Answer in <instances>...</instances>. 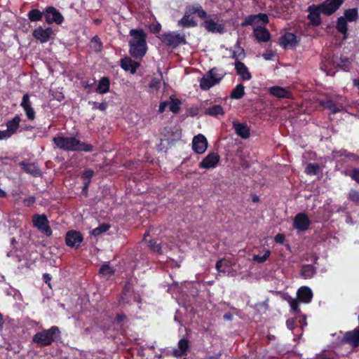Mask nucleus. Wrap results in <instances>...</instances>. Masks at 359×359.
<instances>
[{
    "label": "nucleus",
    "instance_id": "nucleus-6",
    "mask_svg": "<svg viewBox=\"0 0 359 359\" xmlns=\"http://www.w3.org/2000/svg\"><path fill=\"white\" fill-rule=\"evenodd\" d=\"M46 22L48 24L55 23L60 25L64 21V17L61 13L53 6H48L44 11Z\"/></svg>",
    "mask_w": 359,
    "mask_h": 359
},
{
    "label": "nucleus",
    "instance_id": "nucleus-48",
    "mask_svg": "<svg viewBox=\"0 0 359 359\" xmlns=\"http://www.w3.org/2000/svg\"><path fill=\"white\" fill-rule=\"evenodd\" d=\"M161 86V79L153 78L149 84V87L153 91H158Z\"/></svg>",
    "mask_w": 359,
    "mask_h": 359
},
{
    "label": "nucleus",
    "instance_id": "nucleus-43",
    "mask_svg": "<svg viewBox=\"0 0 359 359\" xmlns=\"http://www.w3.org/2000/svg\"><path fill=\"white\" fill-rule=\"evenodd\" d=\"M99 273L102 276H110L114 274V270L109 264H104L100 268Z\"/></svg>",
    "mask_w": 359,
    "mask_h": 359
},
{
    "label": "nucleus",
    "instance_id": "nucleus-42",
    "mask_svg": "<svg viewBox=\"0 0 359 359\" xmlns=\"http://www.w3.org/2000/svg\"><path fill=\"white\" fill-rule=\"evenodd\" d=\"M181 101L179 99H171L170 110L174 114H178L180 111Z\"/></svg>",
    "mask_w": 359,
    "mask_h": 359
},
{
    "label": "nucleus",
    "instance_id": "nucleus-50",
    "mask_svg": "<svg viewBox=\"0 0 359 359\" xmlns=\"http://www.w3.org/2000/svg\"><path fill=\"white\" fill-rule=\"evenodd\" d=\"M149 248L154 252H161V244L154 239H151L149 241Z\"/></svg>",
    "mask_w": 359,
    "mask_h": 359
},
{
    "label": "nucleus",
    "instance_id": "nucleus-37",
    "mask_svg": "<svg viewBox=\"0 0 359 359\" xmlns=\"http://www.w3.org/2000/svg\"><path fill=\"white\" fill-rule=\"evenodd\" d=\"M90 47L94 51L98 53L102 50L103 44L98 36H94L90 40Z\"/></svg>",
    "mask_w": 359,
    "mask_h": 359
},
{
    "label": "nucleus",
    "instance_id": "nucleus-18",
    "mask_svg": "<svg viewBox=\"0 0 359 359\" xmlns=\"http://www.w3.org/2000/svg\"><path fill=\"white\" fill-rule=\"evenodd\" d=\"M178 348L173 351V355L176 358H181L187 355L189 350V341L188 339L183 338L178 341Z\"/></svg>",
    "mask_w": 359,
    "mask_h": 359
},
{
    "label": "nucleus",
    "instance_id": "nucleus-2",
    "mask_svg": "<svg viewBox=\"0 0 359 359\" xmlns=\"http://www.w3.org/2000/svg\"><path fill=\"white\" fill-rule=\"evenodd\" d=\"M130 36L131 39L128 41L129 53L136 59L143 57L147 51L146 33L142 29H132Z\"/></svg>",
    "mask_w": 359,
    "mask_h": 359
},
{
    "label": "nucleus",
    "instance_id": "nucleus-28",
    "mask_svg": "<svg viewBox=\"0 0 359 359\" xmlns=\"http://www.w3.org/2000/svg\"><path fill=\"white\" fill-rule=\"evenodd\" d=\"M335 27L338 32L343 34L344 39L348 38V24L345 18H338Z\"/></svg>",
    "mask_w": 359,
    "mask_h": 359
},
{
    "label": "nucleus",
    "instance_id": "nucleus-1",
    "mask_svg": "<svg viewBox=\"0 0 359 359\" xmlns=\"http://www.w3.org/2000/svg\"><path fill=\"white\" fill-rule=\"evenodd\" d=\"M55 147L66 151L92 152L94 147L91 144L80 141L75 137L57 136L53 138Z\"/></svg>",
    "mask_w": 359,
    "mask_h": 359
},
{
    "label": "nucleus",
    "instance_id": "nucleus-61",
    "mask_svg": "<svg viewBox=\"0 0 359 359\" xmlns=\"http://www.w3.org/2000/svg\"><path fill=\"white\" fill-rule=\"evenodd\" d=\"M285 240V236L283 233H278L274 237V241L276 243L283 244Z\"/></svg>",
    "mask_w": 359,
    "mask_h": 359
},
{
    "label": "nucleus",
    "instance_id": "nucleus-38",
    "mask_svg": "<svg viewBox=\"0 0 359 359\" xmlns=\"http://www.w3.org/2000/svg\"><path fill=\"white\" fill-rule=\"evenodd\" d=\"M110 229V225L106 223H102L99 225V226L93 229L91 231V234L94 236H98L101 235L102 233L107 231Z\"/></svg>",
    "mask_w": 359,
    "mask_h": 359
},
{
    "label": "nucleus",
    "instance_id": "nucleus-15",
    "mask_svg": "<svg viewBox=\"0 0 359 359\" xmlns=\"http://www.w3.org/2000/svg\"><path fill=\"white\" fill-rule=\"evenodd\" d=\"M202 26L211 33L223 34L225 32V27L223 24L215 22L212 19H207L203 23Z\"/></svg>",
    "mask_w": 359,
    "mask_h": 359
},
{
    "label": "nucleus",
    "instance_id": "nucleus-13",
    "mask_svg": "<svg viewBox=\"0 0 359 359\" xmlns=\"http://www.w3.org/2000/svg\"><path fill=\"white\" fill-rule=\"evenodd\" d=\"M208 147V141L206 137L202 135L198 134L193 138L192 148L193 150L199 154H203Z\"/></svg>",
    "mask_w": 359,
    "mask_h": 359
},
{
    "label": "nucleus",
    "instance_id": "nucleus-9",
    "mask_svg": "<svg viewBox=\"0 0 359 359\" xmlns=\"http://www.w3.org/2000/svg\"><path fill=\"white\" fill-rule=\"evenodd\" d=\"M83 241L82 234L77 231L71 230L67 232L65 236V243L71 248H79Z\"/></svg>",
    "mask_w": 359,
    "mask_h": 359
},
{
    "label": "nucleus",
    "instance_id": "nucleus-14",
    "mask_svg": "<svg viewBox=\"0 0 359 359\" xmlns=\"http://www.w3.org/2000/svg\"><path fill=\"white\" fill-rule=\"evenodd\" d=\"M341 341L345 344H351L353 348L359 346V327L353 330L346 332Z\"/></svg>",
    "mask_w": 359,
    "mask_h": 359
},
{
    "label": "nucleus",
    "instance_id": "nucleus-58",
    "mask_svg": "<svg viewBox=\"0 0 359 359\" xmlns=\"http://www.w3.org/2000/svg\"><path fill=\"white\" fill-rule=\"evenodd\" d=\"M31 105L32 104H31V102L29 100V94L26 93L22 96L20 106L22 107H25L31 106Z\"/></svg>",
    "mask_w": 359,
    "mask_h": 359
},
{
    "label": "nucleus",
    "instance_id": "nucleus-32",
    "mask_svg": "<svg viewBox=\"0 0 359 359\" xmlns=\"http://www.w3.org/2000/svg\"><path fill=\"white\" fill-rule=\"evenodd\" d=\"M110 81L108 77H102L100 81L96 88V92L99 94H105L109 90Z\"/></svg>",
    "mask_w": 359,
    "mask_h": 359
},
{
    "label": "nucleus",
    "instance_id": "nucleus-31",
    "mask_svg": "<svg viewBox=\"0 0 359 359\" xmlns=\"http://www.w3.org/2000/svg\"><path fill=\"white\" fill-rule=\"evenodd\" d=\"M204 114L208 116L216 117L219 115H224L225 111L220 104H215L205 109Z\"/></svg>",
    "mask_w": 359,
    "mask_h": 359
},
{
    "label": "nucleus",
    "instance_id": "nucleus-8",
    "mask_svg": "<svg viewBox=\"0 0 359 359\" xmlns=\"http://www.w3.org/2000/svg\"><path fill=\"white\" fill-rule=\"evenodd\" d=\"M307 11L309 13L307 18L309 19L311 25L314 27L319 26L322 22L320 13H323L320 4L318 6H316L314 4L309 6L307 8Z\"/></svg>",
    "mask_w": 359,
    "mask_h": 359
},
{
    "label": "nucleus",
    "instance_id": "nucleus-17",
    "mask_svg": "<svg viewBox=\"0 0 359 359\" xmlns=\"http://www.w3.org/2000/svg\"><path fill=\"white\" fill-rule=\"evenodd\" d=\"M253 33L258 42H267L271 39V34L264 27L257 26L255 27Z\"/></svg>",
    "mask_w": 359,
    "mask_h": 359
},
{
    "label": "nucleus",
    "instance_id": "nucleus-22",
    "mask_svg": "<svg viewBox=\"0 0 359 359\" xmlns=\"http://www.w3.org/2000/svg\"><path fill=\"white\" fill-rule=\"evenodd\" d=\"M280 43L285 48L287 47L294 48L298 43L297 36L293 33L287 32L282 36Z\"/></svg>",
    "mask_w": 359,
    "mask_h": 359
},
{
    "label": "nucleus",
    "instance_id": "nucleus-19",
    "mask_svg": "<svg viewBox=\"0 0 359 359\" xmlns=\"http://www.w3.org/2000/svg\"><path fill=\"white\" fill-rule=\"evenodd\" d=\"M234 65L237 74L241 77L242 80L249 81L252 79L251 73L243 62L241 61H236Z\"/></svg>",
    "mask_w": 359,
    "mask_h": 359
},
{
    "label": "nucleus",
    "instance_id": "nucleus-21",
    "mask_svg": "<svg viewBox=\"0 0 359 359\" xmlns=\"http://www.w3.org/2000/svg\"><path fill=\"white\" fill-rule=\"evenodd\" d=\"M297 298L299 301L304 303H309L313 298V292L311 288L307 286H302L297 290Z\"/></svg>",
    "mask_w": 359,
    "mask_h": 359
},
{
    "label": "nucleus",
    "instance_id": "nucleus-51",
    "mask_svg": "<svg viewBox=\"0 0 359 359\" xmlns=\"http://www.w3.org/2000/svg\"><path fill=\"white\" fill-rule=\"evenodd\" d=\"M208 74H210V76H212L213 78L218 79H220V81L222 79V78L224 76V73L223 72V71H219V69L216 67H213L212 69H211L208 72Z\"/></svg>",
    "mask_w": 359,
    "mask_h": 359
},
{
    "label": "nucleus",
    "instance_id": "nucleus-20",
    "mask_svg": "<svg viewBox=\"0 0 359 359\" xmlns=\"http://www.w3.org/2000/svg\"><path fill=\"white\" fill-rule=\"evenodd\" d=\"M320 104L332 114H337L343 109V106L341 104L337 103L331 99L322 100L320 101Z\"/></svg>",
    "mask_w": 359,
    "mask_h": 359
},
{
    "label": "nucleus",
    "instance_id": "nucleus-44",
    "mask_svg": "<svg viewBox=\"0 0 359 359\" xmlns=\"http://www.w3.org/2000/svg\"><path fill=\"white\" fill-rule=\"evenodd\" d=\"M348 199L356 204L359 203V191L355 189H351L348 194Z\"/></svg>",
    "mask_w": 359,
    "mask_h": 359
},
{
    "label": "nucleus",
    "instance_id": "nucleus-27",
    "mask_svg": "<svg viewBox=\"0 0 359 359\" xmlns=\"http://www.w3.org/2000/svg\"><path fill=\"white\" fill-rule=\"evenodd\" d=\"M317 270L312 264H304L300 269V275L304 279H310L316 273Z\"/></svg>",
    "mask_w": 359,
    "mask_h": 359
},
{
    "label": "nucleus",
    "instance_id": "nucleus-57",
    "mask_svg": "<svg viewBox=\"0 0 359 359\" xmlns=\"http://www.w3.org/2000/svg\"><path fill=\"white\" fill-rule=\"evenodd\" d=\"M187 116L194 117L199 113V109L197 107H191L187 110Z\"/></svg>",
    "mask_w": 359,
    "mask_h": 359
},
{
    "label": "nucleus",
    "instance_id": "nucleus-46",
    "mask_svg": "<svg viewBox=\"0 0 359 359\" xmlns=\"http://www.w3.org/2000/svg\"><path fill=\"white\" fill-rule=\"evenodd\" d=\"M350 60L348 57H341L340 62L338 66L344 71L348 72L350 70Z\"/></svg>",
    "mask_w": 359,
    "mask_h": 359
},
{
    "label": "nucleus",
    "instance_id": "nucleus-39",
    "mask_svg": "<svg viewBox=\"0 0 359 359\" xmlns=\"http://www.w3.org/2000/svg\"><path fill=\"white\" fill-rule=\"evenodd\" d=\"M320 171V165L318 163H309L306 168L305 172L309 175H318Z\"/></svg>",
    "mask_w": 359,
    "mask_h": 359
},
{
    "label": "nucleus",
    "instance_id": "nucleus-26",
    "mask_svg": "<svg viewBox=\"0 0 359 359\" xmlns=\"http://www.w3.org/2000/svg\"><path fill=\"white\" fill-rule=\"evenodd\" d=\"M192 14L188 13V9H186L184 16L178 21V25L183 27H195L197 26V22L190 16Z\"/></svg>",
    "mask_w": 359,
    "mask_h": 359
},
{
    "label": "nucleus",
    "instance_id": "nucleus-40",
    "mask_svg": "<svg viewBox=\"0 0 359 359\" xmlns=\"http://www.w3.org/2000/svg\"><path fill=\"white\" fill-rule=\"evenodd\" d=\"M236 46L238 48V50H233L232 52L231 57L234 59L236 61H239V60H242L245 57V54L244 49L239 46L238 42L236 43Z\"/></svg>",
    "mask_w": 359,
    "mask_h": 359
},
{
    "label": "nucleus",
    "instance_id": "nucleus-29",
    "mask_svg": "<svg viewBox=\"0 0 359 359\" xmlns=\"http://www.w3.org/2000/svg\"><path fill=\"white\" fill-rule=\"evenodd\" d=\"M20 116L19 115H16L11 120L7 122V130L10 133V134L13 135L16 133L18 129H20Z\"/></svg>",
    "mask_w": 359,
    "mask_h": 359
},
{
    "label": "nucleus",
    "instance_id": "nucleus-59",
    "mask_svg": "<svg viewBox=\"0 0 359 359\" xmlns=\"http://www.w3.org/2000/svg\"><path fill=\"white\" fill-rule=\"evenodd\" d=\"M36 202V198L33 196H31L28 198H26L23 200L24 205L26 207H30Z\"/></svg>",
    "mask_w": 359,
    "mask_h": 359
},
{
    "label": "nucleus",
    "instance_id": "nucleus-36",
    "mask_svg": "<svg viewBox=\"0 0 359 359\" xmlns=\"http://www.w3.org/2000/svg\"><path fill=\"white\" fill-rule=\"evenodd\" d=\"M44 12L41 11L39 9H32L28 12L27 16L30 21L36 22L42 19Z\"/></svg>",
    "mask_w": 359,
    "mask_h": 359
},
{
    "label": "nucleus",
    "instance_id": "nucleus-62",
    "mask_svg": "<svg viewBox=\"0 0 359 359\" xmlns=\"http://www.w3.org/2000/svg\"><path fill=\"white\" fill-rule=\"evenodd\" d=\"M34 126L29 125V124H27V123H22V124H20V131L22 132V131H32L33 129H34Z\"/></svg>",
    "mask_w": 359,
    "mask_h": 359
},
{
    "label": "nucleus",
    "instance_id": "nucleus-60",
    "mask_svg": "<svg viewBox=\"0 0 359 359\" xmlns=\"http://www.w3.org/2000/svg\"><path fill=\"white\" fill-rule=\"evenodd\" d=\"M151 32L154 34H158L161 29V25L159 23L151 24L149 27Z\"/></svg>",
    "mask_w": 359,
    "mask_h": 359
},
{
    "label": "nucleus",
    "instance_id": "nucleus-56",
    "mask_svg": "<svg viewBox=\"0 0 359 359\" xmlns=\"http://www.w3.org/2000/svg\"><path fill=\"white\" fill-rule=\"evenodd\" d=\"M348 175L351 177L352 180L355 181L359 184V169L358 168H353Z\"/></svg>",
    "mask_w": 359,
    "mask_h": 359
},
{
    "label": "nucleus",
    "instance_id": "nucleus-25",
    "mask_svg": "<svg viewBox=\"0 0 359 359\" xmlns=\"http://www.w3.org/2000/svg\"><path fill=\"white\" fill-rule=\"evenodd\" d=\"M269 93L271 95L278 98H290L291 97L290 91L278 86L271 87Z\"/></svg>",
    "mask_w": 359,
    "mask_h": 359
},
{
    "label": "nucleus",
    "instance_id": "nucleus-30",
    "mask_svg": "<svg viewBox=\"0 0 359 359\" xmlns=\"http://www.w3.org/2000/svg\"><path fill=\"white\" fill-rule=\"evenodd\" d=\"M187 8L188 9V13H189V14H196L201 19L207 18L206 11L200 4L189 6L187 7Z\"/></svg>",
    "mask_w": 359,
    "mask_h": 359
},
{
    "label": "nucleus",
    "instance_id": "nucleus-52",
    "mask_svg": "<svg viewBox=\"0 0 359 359\" xmlns=\"http://www.w3.org/2000/svg\"><path fill=\"white\" fill-rule=\"evenodd\" d=\"M257 21L255 15H249L246 16L242 22L241 25L242 26H248V25H252L254 23H255Z\"/></svg>",
    "mask_w": 359,
    "mask_h": 359
},
{
    "label": "nucleus",
    "instance_id": "nucleus-55",
    "mask_svg": "<svg viewBox=\"0 0 359 359\" xmlns=\"http://www.w3.org/2000/svg\"><path fill=\"white\" fill-rule=\"evenodd\" d=\"M257 21L262 22L264 25H266L269 22V18L268 15L265 13H260L259 14L255 15Z\"/></svg>",
    "mask_w": 359,
    "mask_h": 359
},
{
    "label": "nucleus",
    "instance_id": "nucleus-63",
    "mask_svg": "<svg viewBox=\"0 0 359 359\" xmlns=\"http://www.w3.org/2000/svg\"><path fill=\"white\" fill-rule=\"evenodd\" d=\"M223 262L224 259H219L216 263L215 267L218 272L226 273V271L224 269H222Z\"/></svg>",
    "mask_w": 359,
    "mask_h": 359
},
{
    "label": "nucleus",
    "instance_id": "nucleus-33",
    "mask_svg": "<svg viewBox=\"0 0 359 359\" xmlns=\"http://www.w3.org/2000/svg\"><path fill=\"white\" fill-rule=\"evenodd\" d=\"M19 165L25 172L32 174L34 176H36L39 172V168L34 163L22 161Z\"/></svg>",
    "mask_w": 359,
    "mask_h": 359
},
{
    "label": "nucleus",
    "instance_id": "nucleus-12",
    "mask_svg": "<svg viewBox=\"0 0 359 359\" xmlns=\"http://www.w3.org/2000/svg\"><path fill=\"white\" fill-rule=\"evenodd\" d=\"M219 155L217 153L212 152L208 154L199 163L200 168H214L219 162Z\"/></svg>",
    "mask_w": 359,
    "mask_h": 359
},
{
    "label": "nucleus",
    "instance_id": "nucleus-11",
    "mask_svg": "<svg viewBox=\"0 0 359 359\" xmlns=\"http://www.w3.org/2000/svg\"><path fill=\"white\" fill-rule=\"evenodd\" d=\"M344 0H325L320 4L323 13L326 15H331L335 13L342 5Z\"/></svg>",
    "mask_w": 359,
    "mask_h": 359
},
{
    "label": "nucleus",
    "instance_id": "nucleus-7",
    "mask_svg": "<svg viewBox=\"0 0 359 359\" xmlns=\"http://www.w3.org/2000/svg\"><path fill=\"white\" fill-rule=\"evenodd\" d=\"M311 224L308 215L305 212L297 213L293 219V227L299 231H307Z\"/></svg>",
    "mask_w": 359,
    "mask_h": 359
},
{
    "label": "nucleus",
    "instance_id": "nucleus-45",
    "mask_svg": "<svg viewBox=\"0 0 359 359\" xmlns=\"http://www.w3.org/2000/svg\"><path fill=\"white\" fill-rule=\"evenodd\" d=\"M270 255H271V251L268 250L262 256L259 255H255L253 256V260L258 263H263L269 259Z\"/></svg>",
    "mask_w": 359,
    "mask_h": 359
},
{
    "label": "nucleus",
    "instance_id": "nucleus-5",
    "mask_svg": "<svg viewBox=\"0 0 359 359\" xmlns=\"http://www.w3.org/2000/svg\"><path fill=\"white\" fill-rule=\"evenodd\" d=\"M161 42L167 46L176 48L180 44L186 43L185 36L177 32L163 33L158 36Z\"/></svg>",
    "mask_w": 359,
    "mask_h": 359
},
{
    "label": "nucleus",
    "instance_id": "nucleus-4",
    "mask_svg": "<svg viewBox=\"0 0 359 359\" xmlns=\"http://www.w3.org/2000/svg\"><path fill=\"white\" fill-rule=\"evenodd\" d=\"M32 224L47 237H50L53 233L49 221L45 214H34L32 216Z\"/></svg>",
    "mask_w": 359,
    "mask_h": 359
},
{
    "label": "nucleus",
    "instance_id": "nucleus-3",
    "mask_svg": "<svg viewBox=\"0 0 359 359\" xmlns=\"http://www.w3.org/2000/svg\"><path fill=\"white\" fill-rule=\"evenodd\" d=\"M60 336V330L57 326H51L49 329L36 332L32 337V342L40 346H48L55 342Z\"/></svg>",
    "mask_w": 359,
    "mask_h": 359
},
{
    "label": "nucleus",
    "instance_id": "nucleus-47",
    "mask_svg": "<svg viewBox=\"0 0 359 359\" xmlns=\"http://www.w3.org/2000/svg\"><path fill=\"white\" fill-rule=\"evenodd\" d=\"M95 175V172L92 169H86L81 174V178L84 182H91V179Z\"/></svg>",
    "mask_w": 359,
    "mask_h": 359
},
{
    "label": "nucleus",
    "instance_id": "nucleus-23",
    "mask_svg": "<svg viewBox=\"0 0 359 359\" xmlns=\"http://www.w3.org/2000/svg\"><path fill=\"white\" fill-rule=\"evenodd\" d=\"M140 66V63L133 60L128 57H126L121 60V67L125 71H130L132 74H135Z\"/></svg>",
    "mask_w": 359,
    "mask_h": 359
},
{
    "label": "nucleus",
    "instance_id": "nucleus-10",
    "mask_svg": "<svg viewBox=\"0 0 359 359\" xmlns=\"http://www.w3.org/2000/svg\"><path fill=\"white\" fill-rule=\"evenodd\" d=\"M53 34V31L51 27L43 29L41 26L34 29L32 32L34 38L39 41L41 43L48 42Z\"/></svg>",
    "mask_w": 359,
    "mask_h": 359
},
{
    "label": "nucleus",
    "instance_id": "nucleus-49",
    "mask_svg": "<svg viewBox=\"0 0 359 359\" xmlns=\"http://www.w3.org/2000/svg\"><path fill=\"white\" fill-rule=\"evenodd\" d=\"M22 109L25 111V114L29 120L33 121L35 119L36 113L34 109L32 108V105L22 107Z\"/></svg>",
    "mask_w": 359,
    "mask_h": 359
},
{
    "label": "nucleus",
    "instance_id": "nucleus-16",
    "mask_svg": "<svg viewBox=\"0 0 359 359\" xmlns=\"http://www.w3.org/2000/svg\"><path fill=\"white\" fill-rule=\"evenodd\" d=\"M233 128L236 135L243 139H248L250 136V129L245 123L233 121Z\"/></svg>",
    "mask_w": 359,
    "mask_h": 359
},
{
    "label": "nucleus",
    "instance_id": "nucleus-54",
    "mask_svg": "<svg viewBox=\"0 0 359 359\" xmlns=\"http://www.w3.org/2000/svg\"><path fill=\"white\" fill-rule=\"evenodd\" d=\"M299 304V299H292L290 302L291 310L295 313H299L301 312Z\"/></svg>",
    "mask_w": 359,
    "mask_h": 359
},
{
    "label": "nucleus",
    "instance_id": "nucleus-35",
    "mask_svg": "<svg viewBox=\"0 0 359 359\" xmlns=\"http://www.w3.org/2000/svg\"><path fill=\"white\" fill-rule=\"evenodd\" d=\"M342 17L345 18L347 22L356 21L358 18V9L356 8L347 9Z\"/></svg>",
    "mask_w": 359,
    "mask_h": 359
},
{
    "label": "nucleus",
    "instance_id": "nucleus-24",
    "mask_svg": "<svg viewBox=\"0 0 359 359\" xmlns=\"http://www.w3.org/2000/svg\"><path fill=\"white\" fill-rule=\"evenodd\" d=\"M220 81V79L213 78L212 76L207 74V76H203L200 81V88L203 90H209L210 88L214 86L215 85L219 83Z\"/></svg>",
    "mask_w": 359,
    "mask_h": 359
},
{
    "label": "nucleus",
    "instance_id": "nucleus-64",
    "mask_svg": "<svg viewBox=\"0 0 359 359\" xmlns=\"http://www.w3.org/2000/svg\"><path fill=\"white\" fill-rule=\"evenodd\" d=\"M11 134L6 130H0V140L6 139L8 137H10Z\"/></svg>",
    "mask_w": 359,
    "mask_h": 359
},
{
    "label": "nucleus",
    "instance_id": "nucleus-41",
    "mask_svg": "<svg viewBox=\"0 0 359 359\" xmlns=\"http://www.w3.org/2000/svg\"><path fill=\"white\" fill-rule=\"evenodd\" d=\"M127 292H128V287L126 285L123 289V291L121 294L120 298L118 299V304L125 307L128 304H130V301L127 298Z\"/></svg>",
    "mask_w": 359,
    "mask_h": 359
},
{
    "label": "nucleus",
    "instance_id": "nucleus-53",
    "mask_svg": "<svg viewBox=\"0 0 359 359\" xmlns=\"http://www.w3.org/2000/svg\"><path fill=\"white\" fill-rule=\"evenodd\" d=\"M114 321L117 325L122 326L127 321V316L123 313H117Z\"/></svg>",
    "mask_w": 359,
    "mask_h": 359
},
{
    "label": "nucleus",
    "instance_id": "nucleus-34",
    "mask_svg": "<svg viewBox=\"0 0 359 359\" xmlns=\"http://www.w3.org/2000/svg\"><path fill=\"white\" fill-rule=\"evenodd\" d=\"M245 95V87L242 83L238 84L231 91L230 97L231 99L239 100Z\"/></svg>",
    "mask_w": 359,
    "mask_h": 359
}]
</instances>
